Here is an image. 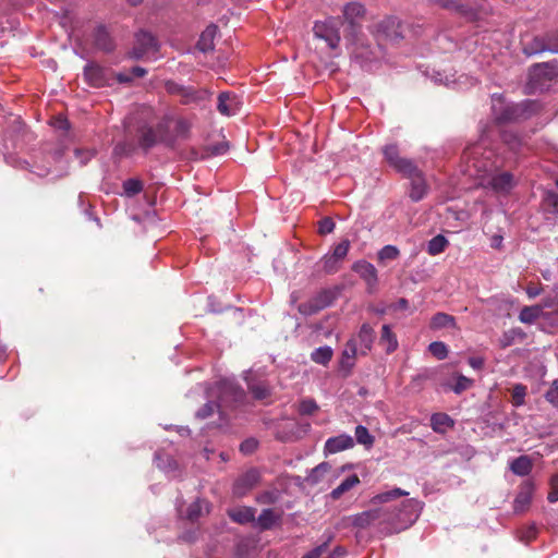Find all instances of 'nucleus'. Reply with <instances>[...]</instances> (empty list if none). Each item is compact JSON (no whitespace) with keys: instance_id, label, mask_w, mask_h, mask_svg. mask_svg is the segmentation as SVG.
I'll return each instance as SVG.
<instances>
[{"instance_id":"ddd939ff","label":"nucleus","mask_w":558,"mask_h":558,"mask_svg":"<svg viewBox=\"0 0 558 558\" xmlns=\"http://www.w3.org/2000/svg\"><path fill=\"white\" fill-rule=\"evenodd\" d=\"M386 514L387 510L385 507L364 511L353 518V524L357 527H366L375 522L380 524L387 523V521H384Z\"/></svg>"},{"instance_id":"20e7f679","label":"nucleus","mask_w":558,"mask_h":558,"mask_svg":"<svg viewBox=\"0 0 558 558\" xmlns=\"http://www.w3.org/2000/svg\"><path fill=\"white\" fill-rule=\"evenodd\" d=\"M365 16V9L359 2H350L343 8V19L347 24L345 37L352 43L357 44L360 40L359 34L361 32L362 22Z\"/></svg>"},{"instance_id":"a18cd8bd","label":"nucleus","mask_w":558,"mask_h":558,"mask_svg":"<svg viewBox=\"0 0 558 558\" xmlns=\"http://www.w3.org/2000/svg\"><path fill=\"white\" fill-rule=\"evenodd\" d=\"M278 490H266L256 496V501L260 505H274L279 500Z\"/></svg>"},{"instance_id":"338daca9","label":"nucleus","mask_w":558,"mask_h":558,"mask_svg":"<svg viewBox=\"0 0 558 558\" xmlns=\"http://www.w3.org/2000/svg\"><path fill=\"white\" fill-rule=\"evenodd\" d=\"M326 548H327V544H323V545L316 547L315 549H313L312 551H310L303 558H319L322 556V554L326 551Z\"/></svg>"},{"instance_id":"39448f33","label":"nucleus","mask_w":558,"mask_h":558,"mask_svg":"<svg viewBox=\"0 0 558 558\" xmlns=\"http://www.w3.org/2000/svg\"><path fill=\"white\" fill-rule=\"evenodd\" d=\"M158 48L157 39L150 33L141 31L135 35V44L130 51V57L133 59L155 57Z\"/></svg>"},{"instance_id":"b1692460","label":"nucleus","mask_w":558,"mask_h":558,"mask_svg":"<svg viewBox=\"0 0 558 558\" xmlns=\"http://www.w3.org/2000/svg\"><path fill=\"white\" fill-rule=\"evenodd\" d=\"M281 520V514L274 509H264L258 518H255V524L260 530H270Z\"/></svg>"},{"instance_id":"ea45409f","label":"nucleus","mask_w":558,"mask_h":558,"mask_svg":"<svg viewBox=\"0 0 558 558\" xmlns=\"http://www.w3.org/2000/svg\"><path fill=\"white\" fill-rule=\"evenodd\" d=\"M322 266V269L326 274H335L337 272L341 267V262L336 259L329 254H326L318 263Z\"/></svg>"},{"instance_id":"2eb2a0df","label":"nucleus","mask_w":558,"mask_h":558,"mask_svg":"<svg viewBox=\"0 0 558 558\" xmlns=\"http://www.w3.org/2000/svg\"><path fill=\"white\" fill-rule=\"evenodd\" d=\"M533 493L534 486L532 483L525 482L520 486V489L513 501L514 512H524L529 508L532 501Z\"/></svg>"},{"instance_id":"f704fd0d","label":"nucleus","mask_w":558,"mask_h":558,"mask_svg":"<svg viewBox=\"0 0 558 558\" xmlns=\"http://www.w3.org/2000/svg\"><path fill=\"white\" fill-rule=\"evenodd\" d=\"M359 353L360 349L357 348L356 339H350L342 352V365L348 367L352 366V363L349 361L354 360Z\"/></svg>"},{"instance_id":"69168bd1","label":"nucleus","mask_w":558,"mask_h":558,"mask_svg":"<svg viewBox=\"0 0 558 558\" xmlns=\"http://www.w3.org/2000/svg\"><path fill=\"white\" fill-rule=\"evenodd\" d=\"M75 156L83 166L93 157V153L89 150L75 149Z\"/></svg>"},{"instance_id":"8fccbe9b","label":"nucleus","mask_w":558,"mask_h":558,"mask_svg":"<svg viewBox=\"0 0 558 558\" xmlns=\"http://www.w3.org/2000/svg\"><path fill=\"white\" fill-rule=\"evenodd\" d=\"M429 352L438 360L447 357L448 349L444 342L435 341L428 345Z\"/></svg>"},{"instance_id":"09e8293b","label":"nucleus","mask_w":558,"mask_h":558,"mask_svg":"<svg viewBox=\"0 0 558 558\" xmlns=\"http://www.w3.org/2000/svg\"><path fill=\"white\" fill-rule=\"evenodd\" d=\"M349 248H350V241L343 240L335 246V248L330 255L342 263L343 259L345 258V256L348 255Z\"/></svg>"},{"instance_id":"6e6d98bb","label":"nucleus","mask_w":558,"mask_h":558,"mask_svg":"<svg viewBox=\"0 0 558 558\" xmlns=\"http://www.w3.org/2000/svg\"><path fill=\"white\" fill-rule=\"evenodd\" d=\"M318 409V405L316 402L312 399L303 400L299 405V412L302 415H311L314 412H316Z\"/></svg>"},{"instance_id":"7ed1b4c3","label":"nucleus","mask_w":558,"mask_h":558,"mask_svg":"<svg viewBox=\"0 0 558 558\" xmlns=\"http://www.w3.org/2000/svg\"><path fill=\"white\" fill-rule=\"evenodd\" d=\"M492 110L495 119L501 123L525 120L535 111L536 105L526 100L520 104H506L501 96L494 95Z\"/></svg>"},{"instance_id":"864d4df0","label":"nucleus","mask_w":558,"mask_h":558,"mask_svg":"<svg viewBox=\"0 0 558 558\" xmlns=\"http://www.w3.org/2000/svg\"><path fill=\"white\" fill-rule=\"evenodd\" d=\"M434 430H439L440 426H449L452 424V420L444 413L434 414L430 418Z\"/></svg>"},{"instance_id":"4c0bfd02","label":"nucleus","mask_w":558,"mask_h":558,"mask_svg":"<svg viewBox=\"0 0 558 558\" xmlns=\"http://www.w3.org/2000/svg\"><path fill=\"white\" fill-rule=\"evenodd\" d=\"M448 245V240L444 235H436L429 242L427 246V252L429 255H438L445 251Z\"/></svg>"},{"instance_id":"0eeeda50","label":"nucleus","mask_w":558,"mask_h":558,"mask_svg":"<svg viewBox=\"0 0 558 558\" xmlns=\"http://www.w3.org/2000/svg\"><path fill=\"white\" fill-rule=\"evenodd\" d=\"M335 299L336 292L333 290L324 289L317 292L308 301L301 303L298 306V311L305 316H311L329 306Z\"/></svg>"},{"instance_id":"9d476101","label":"nucleus","mask_w":558,"mask_h":558,"mask_svg":"<svg viewBox=\"0 0 558 558\" xmlns=\"http://www.w3.org/2000/svg\"><path fill=\"white\" fill-rule=\"evenodd\" d=\"M336 19H328L326 22H317L314 25L316 37L324 39L331 49H336L340 43V32Z\"/></svg>"},{"instance_id":"1a4fd4ad","label":"nucleus","mask_w":558,"mask_h":558,"mask_svg":"<svg viewBox=\"0 0 558 558\" xmlns=\"http://www.w3.org/2000/svg\"><path fill=\"white\" fill-rule=\"evenodd\" d=\"M217 392L221 408L242 402L245 397L243 389L231 379H221L217 384Z\"/></svg>"},{"instance_id":"a211bd4d","label":"nucleus","mask_w":558,"mask_h":558,"mask_svg":"<svg viewBox=\"0 0 558 558\" xmlns=\"http://www.w3.org/2000/svg\"><path fill=\"white\" fill-rule=\"evenodd\" d=\"M355 339L356 343H360V354L366 355L371 351L375 340V331L373 327L368 324H363Z\"/></svg>"},{"instance_id":"58836bf2","label":"nucleus","mask_w":558,"mask_h":558,"mask_svg":"<svg viewBox=\"0 0 558 558\" xmlns=\"http://www.w3.org/2000/svg\"><path fill=\"white\" fill-rule=\"evenodd\" d=\"M208 512V504L204 500H197L190 505L187 509V519L196 521L203 513Z\"/></svg>"},{"instance_id":"2f4dec72","label":"nucleus","mask_w":558,"mask_h":558,"mask_svg":"<svg viewBox=\"0 0 558 558\" xmlns=\"http://www.w3.org/2000/svg\"><path fill=\"white\" fill-rule=\"evenodd\" d=\"M541 315H544L543 306H525L521 310L519 319L524 324H532Z\"/></svg>"},{"instance_id":"de8ad7c7","label":"nucleus","mask_w":558,"mask_h":558,"mask_svg":"<svg viewBox=\"0 0 558 558\" xmlns=\"http://www.w3.org/2000/svg\"><path fill=\"white\" fill-rule=\"evenodd\" d=\"M123 190L125 195L131 197L138 194L143 190V184L140 180L129 179L123 182Z\"/></svg>"},{"instance_id":"0e129e2a","label":"nucleus","mask_w":558,"mask_h":558,"mask_svg":"<svg viewBox=\"0 0 558 558\" xmlns=\"http://www.w3.org/2000/svg\"><path fill=\"white\" fill-rule=\"evenodd\" d=\"M134 150L133 144L120 143L114 147V153L118 155H128Z\"/></svg>"},{"instance_id":"49530a36","label":"nucleus","mask_w":558,"mask_h":558,"mask_svg":"<svg viewBox=\"0 0 558 558\" xmlns=\"http://www.w3.org/2000/svg\"><path fill=\"white\" fill-rule=\"evenodd\" d=\"M147 73L146 69L142 66H134L131 70V73H119L117 74V80L120 83H129L134 77H143Z\"/></svg>"},{"instance_id":"423d86ee","label":"nucleus","mask_w":558,"mask_h":558,"mask_svg":"<svg viewBox=\"0 0 558 558\" xmlns=\"http://www.w3.org/2000/svg\"><path fill=\"white\" fill-rule=\"evenodd\" d=\"M385 160L390 167L402 175H411L415 173V163L408 158L401 157L399 148L395 144L386 145L383 148Z\"/></svg>"},{"instance_id":"c9c22d12","label":"nucleus","mask_w":558,"mask_h":558,"mask_svg":"<svg viewBox=\"0 0 558 558\" xmlns=\"http://www.w3.org/2000/svg\"><path fill=\"white\" fill-rule=\"evenodd\" d=\"M473 379L465 377L464 375H457L454 384H446L454 393L460 395L463 391L470 389L473 386Z\"/></svg>"},{"instance_id":"f257e3e1","label":"nucleus","mask_w":558,"mask_h":558,"mask_svg":"<svg viewBox=\"0 0 558 558\" xmlns=\"http://www.w3.org/2000/svg\"><path fill=\"white\" fill-rule=\"evenodd\" d=\"M483 155L481 145H473L463 153V159L466 162V172L471 177L480 180V185L492 187L497 193H507L514 186L513 177L509 172L490 174L493 162L490 157L486 156L483 160L478 157Z\"/></svg>"},{"instance_id":"4be33fe9","label":"nucleus","mask_w":558,"mask_h":558,"mask_svg":"<svg viewBox=\"0 0 558 558\" xmlns=\"http://www.w3.org/2000/svg\"><path fill=\"white\" fill-rule=\"evenodd\" d=\"M94 45L97 49L110 52L114 49V41L105 26H98L94 32Z\"/></svg>"},{"instance_id":"79ce46f5","label":"nucleus","mask_w":558,"mask_h":558,"mask_svg":"<svg viewBox=\"0 0 558 558\" xmlns=\"http://www.w3.org/2000/svg\"><path fill=\"white\" fill-rule=\"evenodd\" d=\"M356 441L366 447H372L374 444V437L369 434L368 429L362 425L355 428Z\"/></svg>"},{"instance_id":"052dcab7","label":"nucleus","mask_w":558,"mask_h":558,"mask_svg":"<svg viewBox=\"0 0 558 558\" xmlns=\"http://www.w3.org/2000/svg\"><path fill=\"white\" fill-rule=\"evenodd\" d=\"M257 445H258V442L256 439L248 438V439L242 441V444L240 445V450L244 454H251L252 452L255 451V449L257 448Z\"/></svg>"},{"instance_id":"5701e85b","label":"nucleus","mask_w":558,"mask_h":558,"mask_svg":"<svg viewBox=\"0 0 558 558\" xmlns=\"http://www.w3.org/2000/svg\"><path fill=\"white\" fill-rule=\"evenodd\" d=\"M247 388L253 397L257 400H264L270 396V387L264 380H256L251 377V374L245 377Z\"/></svg>"},{"instance_id":"774afa93","label":"nucleus","mask_w":558,"mask_h":558,"mask_svg":"<svg viewBox=\"0 0 558 558\" xmlns=\"http://www.w3.org/2000/svg\"><path fill=\"white\" fill-rule=\"evenodd\" d=\"M513 335L512 332H505L502 337L499 339L500 345L502 348H507L512 344L513 342Z\"/></svg>"},{"instance_id":"bb28decb","label":"nucleus","mask_w":558,"mask_h":558,"mask_svg":"<svg viewBox=\"0 0 558 558\" xmlns=\"http://www.w3.org/2000/svg\"><path fill=\"white\" fill-rule=\"evenodd\" d=\"M546 38L544 35H538L525 40L523 43V51L527 56L547 52Z\"/></svg>"},{"instance_id":"37998d69","label":"nucleus","mask_w":558,"mask_h":558,"mask_svg":"<svg viewBox=\"0 0 558 558\" xmlns=\"http://www.w3.org/2000/svg\"><path fill=\"white\" fill-rule=\"evenodd\" d=\"M525 396H526V387L522 384L514 385L512 388V393H511L512 404L517 408L523 405L524 401H525Z\"/></svg>"},{"instance_id":"cd10ccee","label":"nucleus","mask_w":558,"mask_h":558,"mask_svg":"<svg viewBox=\"0 0 558 558\" xmlns=\"http://www.w3.org/2000/svg\"><path fill=\"white\" fill-rule=\"evenodd\" d=\"M511 471L520 476L527 475L532 470V462L529 457L520 456L510 464Z\"/></svg>"},{"instance_id":"e433bc0d","label":"nucleus","mask_w":558,"mask_h":558,"mask_svg":"<svg viewBox=\"0 0 558 558\" xmlns=\"http://www.w3.org/2000/svg\"><path fill=\"white\" fill-rule=\"evenodd\" d=\"M332 349L330 347H320L314 350L311 354V359L322 365H326L332 357Z\"/></svg>"},{"instance_id":"3c124183","label":"nucleus","mask_w":558,"mask_h":558,"mask_svg":"<svg viewBox=\"0 0 558 558\" xmlns=\"http://www.w3.org/2000/svg\"><path fill=\"white\" fill-rule=\"evenodd\" d=\"M547 52L558 53V31L544 34Z\"/></svg>"},{"instance_id":"4468645a","label":"nucleus","mask_w":558,"mask_h":558,"mask_svg":"<svg viewBox=\"0 0 558 558\" xmlns=\"http://www.w3.org/2000/svg\"><path fill=\"white\" fill-rule=\"evenodd\" d=\"M241 102L233 93L223 92L218 96L217 109L227 117L234 116L240 110Z\"/></svg>"},{"instance_id":"c756f323","label":"nucleus","mask_w":558,"mask_h":558,"mask_svg":"<svg viewBox=\"0 0 558 558\" xmlns=\"http://www.w3.org/2000/svg\"><path fill=\"white\" fill-rule=\"evenodd\" d=\"M379 342L386 347L387 353H391L398 348L397 338L388 325L383 326Z\"/></svg>"},{"instance_id":"72a5a7b5","label":"nucleus","mask_w":558,"mask_h":558,"mask_svg":"<svg viewBox=\"0 0 558 558\" xmlns=\"http://www.w3.org/2000/svg\"><path fill=\"white\" fill-rule=\"evenodd\" d=\"M407 495H408L407 492H404L400 488H395L389 492H385V493L374 496L372 499V502L374 505L387 504V502H390L399 497L407 496Z\"/></svg>"},{"instance_id":"a19ab883","label":"nucleus","mask_w":558,"mask_h":558,"mask_svg":"<svg viewBox=\"0 0 558 558\" xmlns=\"http://www.w3.org/2000/svg\"><path fill=\"white\" fill-rule=\"evenodd\" d=\"M399 255L400 251L395 245H385L377 254L378 260L383 264L397 259Z\"/></svg>"},{"instance_id":"5fc2aeb1","label":"nucleus","mask_w":558,"mask_h":558,"mask_svg":"<svg viewBox=\"0 0 558 558\" xmlns=\"http://www.w3.org/2000/svg\"><path fill=\"white\" fill-rule=\"evenodd\" d=\"M544 205L551 213H558V194L553 191H547L544 196Z\"/></svg>"},{"instance_id":"473e14b6","label":"nucleus","mask_w":558,"mask_h":558,"mask_svg":"<svg viewBox=\"0 0 558 558\" xmlns=\"http://www.w3.org/2000/svg\"><path fill=\"white\" fill-rule=\"evenodd\" d=\"M456 326V319L453 316L448 315L446 313H437L433 316L430 320V328L433 329H440V328H448V327H454Z\"/></svg>"},{"instance_id":"c85d7f7f","label":"nucleus","mask_w":558,"mask_h":558,"mask_svg":"<svg viewBox=\"0 0 558 558\" xmlns=\"http://www.w3.org/2000/svg\"><path fill=\"white\" fill-rule=\"evenodd\" d=\"M544 316L551 325H558V293L556 299H545L543 302Z\"/></svg>"},{"instance_id":"f8f14e48","label":"nucleus","mask_w":558,"mask_h":558,"mask_svg":"<svg viewBox=\"0 0 558 558\" xmlns=\"http://www.w3.org/2000/svg\"><path fill=\"white\" fill-rule=\"evenodd\" d=\"M260 474L256 469H251L239 476L233 484V495L238 498L245 496L250 490L258 485Z\"/></svg>"},{"instance_id":"4d7b16f0","label":"nucleus","mask_w":558,"mask_h":558,"mask_svg":"<svg viewBox=\"0 0 558 558\" xmlns=\"http://www.w3.org/2000/svg\"><path fill=\"white\" fill-rule=\"evenodd\" d=\"M546 400L558 408V380H555L545 395Z\"/></svg>"},{"instance_id":"680f3d73","label":"nucleus","mask_w":558,"mask_h":558,"mask_svg":"<svg viewBox=\"0 0 558 558\" xmlns=\"http://www.w3.org/2000/svg\"><path fill=\"white\" fill-rule=\"evenodd\" d=\"M435 4L444 8V9H448V10H452V11H460L462 5L456 1V0H433Z\"/></svg>"},{"instance_id":"bf43d9fd","label":"nucleus","mask_w":558,"mask_h":558,"mask_svg":"<svg viewBox=\"0 0 558 558\" xmlns=\"http://www.w3.org/2000/svg\"><path fill=\"white\" fill-rule=\"evenodd\" d=\"M190 124L187 121L179 119L175 121L174 131L177 137H185L189 133Z\"/></svg>"},{"instance_id":"393cba45","label":"nucleus","mask_w":558,"mask_h":558,"mask_svg":"<svg viewBox=\"0 0 558 558\" xmlns=\"http://www.w3.org/2000/svg\"><path fill=\"white\" fill-rule=\"evenodd\" d=\"M217 31L218 28L216 25H209L205 28V31L201 34L196 45L199 51L206 53L214 49V39L217 35Z\"/></svg>"},{"instance_id":"9b49d317","label":"nucleus","mask_w":558,"mask_h":558,"mask_svg":"<svg viewBox=\"0 0 558 558\" xmlns=\"http://www.w3.org/2000/svg\"><path fill=\"white\" fill-rule=\"evenodd\" d=\"M352 270L363 279L367 292L374 293L378 284V274L375 266L366 260H357L353 264Z\"/></svg>"},{"instance_id":"a878e982","label":"nucleus","mask_w":558,"mask_h":558,"mask_svg":"<svg viewBox=\"0 0 558 558\" xmlns=\"http://www.w3.org/2000/svg\"><path fill=\"white\" fill-rule=\"evenodd\" d=\"M360 484V478L356 474H352L343 480L335 489L329 494L332 500L340 499L345 493Z\"/></svg>"},{"instance_id":"f3484780","label":"nucleus","mask_w":558,"mask_h":558,"mask_svg":"<svg viewBox=\"0 0 558 558\" xmlns=\"http://www.w3.org/2000/svg\"><path fill=\"white\" fill-rule=\"evenodd\" d=\"M354 446V440L350 435L341 434L336 437H331L327 439L325 442V453L332 454L347 449H350Z\"/></svg>"},{"instance_id":"7c9ffc66","label":"nucleus","mask_w":558,"mask_h":558,"mask_svg":"<svg viewBox=\"0 0 558 558\" xmlns=\"http://www.w3.org/2000/svg\"><path fill=\"white\" fill-rule=\"evenodd\" d=\"M330 470H331V465L329 463H327V462L319 463L318 465L313 468L311 470V472L308 473V475L306 476L307 483H310L311 485L318 484L323 480L324 475L326 473H328Z\"/></svg>"},{"instance_id":"f03ea898","label":"nucleus","mask_w":558,"mask_h":558,"mask_svg":"<svg viewBox=\"0 0 558 558\" xmlns=\"http://www.w3.org/2000/svg\"><path fill=\"white\" fill-rule=\"evenodd\" d=\"M386 518L387 524L390 525L391 531L399 532L411 526L418 518L422 509L421 504L416 499H407L397 506H387Z\"/></svg>"},{"instance_id":"dca6fc26","label":"nucleus","mask_w":558,"mask_h":558,"mask_svg":"<svg viewBox=\"0 0 558 558\" xmlns=\"http://www.w3.org/2000/svg\"><path fill=\"white\" fill-rule=\"evenodd\" d=\"M411 181L410 197L414 202L421 201L427 192L426 182L422 175L421 170L415 166V173L411 175H404Z\"/></svg>"},{"instance_id":"c03bdc74","label":"nucleus","mask_w":558,"mask_h":558,"mask_svg":"<svg viewBox=\"0 0 558 558\" xmlns=\"http://www.w3.org/2000/svg\"><path fill=\"white\" fill-rule=\"evenodd\" d=\"M171 122L172 121L170 119L166 118L161 120L155 128V131L157 132L160 142L170 143L172 141V138L168 135V130L170 128Z\"/></svg>"},{"instance_id":"aec40b11","label":"nucleus","mask_w":558,"mask_h":558,"mask_svg":"<svg viewBox=\"0 0 558 558\" xmlns=\"http://www.w3.org/2000/svg\"><path fill=\"white\" fill-rule=\"evenodd\" d=\"M138 145L141 148L147 150L155 146L159 141L155 128L143 124L137 129Z\"/></svg>"},{"instance_id":"603ef678","label":"nucleus","mask_w":558,"mask_h":558,"mask_svg":"<svg viewBox=\"0 0 558 558\" xmlns=\"http://www.w3.org/2000/svg\"><path fill=\"white\" fill-rule=\"evenodd\" d=\"M220 409H221L220 404H216L214 402H207L203 408H201L196 412L195 415L199 420H205V418L210 417L216 410H220Z\"/></svg>"},{"instance_id":"6ab92c4d","label":"nucleus","mask_w":558,"mask_h":558,"mask_svg":"<svg viewBox=\"0 0 558 558\" xmlns=\"http://www.w3.org/2000/svg\"><path fill=\"white\" fill-rule=\"evenodd\" d=\"M84 76L88 84L93 87H101L108 81L106 71L97 64L86 65L84 70Z\"/></svg>"},{"instance_id":"13d9d810","label":"nucleus","mask_w":558,"mask_h":558,"mask_svg":"<svg viewBox=\"0 0 558 558\" xmlns=\"http://www.w3.org/2000/svg\"><path fill=\"white\" fill-rule=\"evenodd\" d=\"M335 229V222L331 218L325 217L319 221L318 232L320 234L331 233Z\"/></svg>"},{"instance_id":"e2e57ef3","label":"nucleus","mask_w":558,"mask_h":558,"mask_svg":"<svg viewBox=\"0 0 558 558\" xmlns=\"http://www.w3.org/2000/svg\"><path fill=\"white\" fill-rule=\"evenodd\" d=\"M228 148H229V146H228L227 142H220L215 145H209L207 147V151L210 155H223L225 153H227Z\"/></svg>"},{"instance_id":"412c9836","label":"nucleus","mask_w":558,"mask_h":558,"mask_svg":"<svg viewBox=\"0 0 558 558\" xmlns=\"http://www.w3.org/2000/svg\"><path fill=\"white\" fill-rule=\"evenodd\" d=\"M256 510L252 507L240 506L228 510V514L232 521L239 524H247L255 522Z\"/></svg>"},{"instance_id":"6e6552de","label":"nucleus","mask_w":558,"mask_h":558,"mask_svg":"<svg viewBox=\"0 0 558 558\" xmlns=\"http://www.w3.org/2000/svg\"><path fill=\"white\" fill-rule=\"evenodd\" d=\"M372 33L378 39L398 41L403 37L402 24L398 17L388 16L374 25Z\"/></svg>"}]
</instances>
